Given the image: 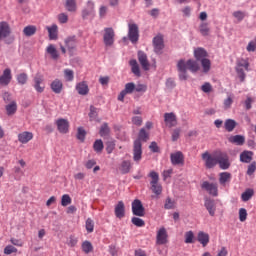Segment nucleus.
<instances>
[{"mask_svg": "<svg viewBox=\"0 0 256 256\" xmlns=\"http://www.w3.org/2000/svg\"><path fill=\"white\" fill-rule=\"evenodd\" d=\"M238 215H239V220L241 221V223H244V221H247V209L240 208Z\"/></svg>", "mask_w": 256, "mask_h": 256, "instance_id": "09e8293b", "label": "nucleus"}, {"mask_svg": "<svg viewBox=\"0 0 256 256\" xmlns=\"http://www.w3.org/2000/svg\"><path fill=\"white\" fill-rule=\"evenodd\" d=\"M65 45L70 53H73L77 47V38L75 36H70L65 40Z\"/></svg>", "mask_w": 256, "mask_h": 256, "instance_id": "5701e85b", "label": "nucleus"}, {"mask_svg": "<svg viewBox=\"0 0 256 256\" xmlns=\"http://www.w3.org/2000/svg\"><path fill=\"white\" fill-rule=\"evenodd\" d=\"M46 29H47V31H48V33H49V38L51 39V40H54V39H57V25L56 24H54V25H52V26H48V27H46Z\"/></svg>", "mask_w": 256, "mask_h": 256, "instance_id": "e433bc0d", "label": "nucleus"}, {"mask_svg": "<svg viewBox=\"0 0 256 256\" xmlns=\"http://www.w3.org/2000/svg\"><path fill=\"white\" fill-rule=\"evenodd\" d=\"M235 127H237V122L233 119H227L224 123V128L226 131H228V133H231Z\"/></svg>", "mask_w": 256, "mask_h": 256, "instance_id": "c9c22d12", "label": "nucleus"}, {"mask_svg": "<svg viewBox=\"0 0 256 256\" xmlns=\"http://www.w3.org/2000/svg\"><path fill=\"white\" fill-rule=\"evenodd\" d=\"M100 135L101 137H106V135H109V126L107 124H103L101 126Z\"/></svg>", "mask_w": 256, "mask_h": 256, "instance_id": "bf43d9fd", "label": "nucleus"}, {"mask_svg": "<svg viewBox=\"0 0 256 256\" xmlns=\"http://www.w3.org/2000/svg\"><path fill=\"white\" fill-rule=\"evenodd\" d=\"M65 7L67 11H70L71 13H75V11H77V3L75 0H66Z\"/></svg>", "mask_w": 256, "mask_h": 256, "instance_id": "4c0bfd02", "label": "nucleus"}, {"mask_svg": "<svg viewBox=\"0 0 256 256\" xmlns=\"http://www.w3.org/2000/svg\"><path fill=\"white\" fill-rule=\"evenodd\" d=\"M198 241L203 247H207V245H209V234L205 232H199Z\"/></svg>", "mask_w": 256, "mask_h": 256, "instance_id": "7c9ffc66", "label": "nucleus"}, {"mask_svg": "<svg viewBox=\"0 0 256 256\" xmlns=\"http://www.w3.org/2000/svg\"><path fill=\"white\" fill-rule=\"evenodd\" d=\"M219 154L211 155L209 152L202 154V160L204 161L207 169H213L217 165V157Z\"/></svg>", "mask_w": 256, "mask_h": 256, "instance_id": "423d86ee", "label": "nucleus"}, {"mask_svg": "<svg viewBox=\"0 0 256 256\" xmlns=\"http://www.w3.org/2000/svg\"><path fill=\"white\" fill-rule=\"evenodd\" d=\"M12 80L13 74L11 73L10 68L4 69L2 75H0V85L2 87H7Z\"/></svg>", "mask_w": 256, "mask_h": 256, "instance_id": "ddd939ff", "label": "nucleus"}, {"mask_svg": "<svg viewBox=\"0 0 256 256\" xmlns=\"http://www.w3.org/2000/svg\"><path fill=\"white\" fill-rule=\"evenodd\" d=\"M177 69L179 71V79L181 81H187V69L191 73H197L199 70V64L195 60H180L177 64Z\"/></svg>", "mask_w": 256, "mask_h": 256, "instance_id": "f257e3e1", "label": "nucleus"}, {"mask_svg": "<svg viewBox=\"0 0 256 256\" xmlns=\"http://www.w3.org/2000/svg\"><path fill=\"white\" fill-rule=\"evenodd\" d=\"M71 203H72V199H71V196H69V194L62 195V198H61L62 207H67L68 205H71Z\"/></svg>", "mask_w": 256, "mask_h": 256, "instance_id": "a18cd8bd", "label": "nucleus"}, {"mask_svg": "<svg viewBox=\"0 0 256 256\" xmlns=\"http://www.w3.org/2000/svg\"><path fill=\"white\" fill-rule=\"evenodd\" d=\"M201 89L204 93H211L213 87L211 86L210 83L206 82L202 85Z\"/></svg>", "mask_w": 256, "mask_h": 256, "instance_id": "e2e57ef3", "label": "nucleus"}, {"mask_svg": "<svg viewBox=\"0 0 256 256\" xmlns=\"http://www.w3.org/2000/svg\"><path fill=\"white\" fill-rule=\"evenodd\" d=\"M253 195H255V191L251 188H248L242 193L241 199L244 203H247V201L251 200Z\"/></svg>", "mask_w": 256, "mask_h": 256, "instance_id": "473e14b6", "label": "nucleus"}, {"mask_svg": "<svg viewBox=\"0 0 256 256\" xmlns=\"http://www.w3.org/2000/svg\"><path fill=\"white\" fill-rule=\"evenodd\" d=\"M172 165H183L185 158L183 157V153L178 151L172 153L170 156Z\"/></svg>", "mask_w": 256, "mask_h": 256, "instance_id": "6ab92c4d", "label": "nucleus"}, {"mask_svg": "<svg viewBox=\"0 0 256 256\" xmlns=\"http://www.w3.org/2000/svg\"><path fill=\"white\" fill-rule=\"evenodd\" d=\"M135 91V83L130 82L125 84V88L118 95V101H125V96L131 95Z\"/></svg>", "mask_w": 256, "mask_h": 256, "instance_id": "2eb2a0df", "label": "nucleus"}, {"mask_svg": "<svg viewBox=\"0 0 256 256\" xmlns=\"http://www.w3.org/2000/svg\"><path fill=\"white\" fill-rule=\"evenodd\" d=\"M10 243L14 245V247H23L24 245L23 240L17 238H11Z\"/></svg>", "mask_w": 256, "mask_h": 256, "instance_id": "13d9d810", "label": "nucleus"}, {"mask_svg": "<svg viewBox=\"0 0 256 256\" xmlns=\"http://www.w3.org/2000/svg\"><path fill=\"white\" fill-rule=\"evenodd\" d=\"M17 248L13 245H7L4 248V255H12V253H17Z\"/></svg>", "mask_w": 256, "mask_h": 256, "instance_id": "8fccbe9b", "label": "nucleus"}, {"mask_svg": "<svg viewBox=\"0 0 256 256\" xmlns=\"http://www.w3.org/2000/svg\"><path fill=\"white\" fill-rule=\"evenodd\" d=\"M53 93H56L57 95H59V93H61V91H63V82L59 79H55L51 85H50Z\"/></svg>", "mask_w": 256, "mask_h": 256, "instance_id": "393cba45", "label": "nucleus"}, {"mask_svg": "<svg viewBox=\"0 0 256 256\" xmlns=\"http://www.w3.org/2000/svg\"><path fill=\"white\" fill-rule=\"evenodd\" d=\"M103 39H104V45H106V47H111V45L115 43V31L113 30V28L104 29Z\"/></svg>", "mask_w": 256, "mask_h": 256, "instance_id": "9d476101", "label": "nucleus"}, {"mask_svg": "<svg viewBox=\"0 0 256 256\" xmlns=\"http://www.w3.org/2000/svg\"><path fill=\"white\" fill-rule=\"evenodd\" d=\"M46 53L51 57V59H59V52L57 51V48L53 44H49L46 48Z\"/></svg>", "mask_w": 256, "mask_h": 256, "instance_id": "a878e982", "label": "nucleus"}, {"mask_svg": "<svg viewBox=\"0 0 256 256\" xmlns=\"http://www.w3.org/2000/svg\"><path fill=\"white\" fill-rule=\"evenodd\" d=\"M217 163L220 165L221 169H229L230 163H229V157L225 153H218L217 156Z\"/></svg>", "mask_w": 256, "mask_h": 256, "instance_id": "dca6fc26", "label": "nucleus"}, {"mask_svg": "<svg viewBox=\"0 0 256 256\" xmlns=\"http://www.w3.org/2000/svg\"><path fill=\"white\" fill-rule=\"evenodd\" d=\"M194 57L196 61H203L207 58V51L203 48L194 49Z\"/></svg>", "mask_w": 256, "mask_h": 256, "instance_id": "cd10ccee", "label": "nucleus"}, {"mask_svg": "<svg viewBox=\"0 0 256 256\" xmlns=\"http://www.w3.org/2000/svg\"><path fill=\"white\" fill-rule=\"evenodd\" d=\"M114 213L118 219H123V217H125V203H123V201H119L117 203Z\"/></svg>", "mask_w": 256, "mask_h": 256, "instance_id": "aec40b11", "label": "nucleus"}, {"mask_svg": "<svg viewBox=\"0 0 256 256\" xmlns=\"http://www.w3.org/2000/svg\"><path fill=\"white\" fill-rule=\"evenodd\" d=\"M32 139H33L32 132L24 131L18 134V141L23 145L29 143V141H31Z\"/></svg>", "mask_w": 256, "mask_h": 256, "instance_id": "4be33fe9", "label": "nucleus"}, {"mask_svg": "<svg viewBox=\"0 0 256 256\" xmlns=\"http://www.w3.org/2000/svg\"><path fill=\"white\" fill-rule=\"evenodd\" d=\"M0 41H5L7 45L13 43V38H11V26L6 21L0 22Z\"/></svg>", "mask_w": 256, "mask_h": 256, "instance_id": "7ed1b4c3", "label": "nucleus"}, {"mask_svg": "<svg viewBox=\"0 0 256 256\" xmlns=\"http://www.w3.org/2000/svg\"><path fill=\"white\" fill-rule=\"evenodd\" d=\"M204 205L209 212V215H211V217H215V201L211 199H206Z\"/></svg>", "mask_w": 256, "mask_h": 256, "instance_id": "c85d7f7f", "label": "nucleus"}, {"mask_svg": "<svg viewBox=\"0 0 256 256\" xmlns=\"http://www.w3.org/2000/svg\"><path fill=\"white\" fill-rule=\"evenodd\" d=\"M194 238L195 235L193 234V231H188L185 233V243H193Z\"/></svg>", "mask_w": 256, "mask_h": 256, "instance_id": "4d7b16f0", "label": "nucleus"}, {"mask_svg": "<svg viewBox=\"0 0 256 256\" xmlns=\"http://www.w3.org/2000/svg\"><path fill=\"white\" fill-rule=\"evenodd\" d=\"M149 177L152 179L150 182L152 192L155 193V195H161L163 187L159 184V174L155 171H151Z\"/></svg>", "mask_w": 256, "mask_h": 256, "instance_id": "20e7f679", "label": "nucleus"}, {"mask_svg": "<svg viewBox=\"0 0 256 256\" xmlns=\"http://www.w3.org/2000/svg\"><path fill=\"white\" fill-rule=\"evenodd\" d=\"M131 71L136 77H141V70L139 69V63L137 60H130Z\"/></svg>", "mask_w": 256, "mask_h": 256, "instance_id": "72a5a7b5", "label": "nucleus"}, {"mask_svg": "<svg viewBox=\"0 0 256 256\" xmlns=\"http://www.w3.org/2000/svg\"><path fill=\"white\" fill-rule=\"evenodd\" d=\"M35 33H37V26H34V25L26 26L23 29V34L26 37H33V35H35Z\"/></svg>", "mask_w": 256, "mask_h": 256, "instance_id": "f704fd0d", "label": "nucleus"}, {"mask_svg": "<svg viewBox=\"0 0 256 256\" xmlns=\"http://www.w3.org/2000/svg\"><path fill=\"white\" fill-rule=\"evenodd\" d=\"M57 129L59 133H62L63 135H66V133H69V120L65 118H59L55 122Z\"/></svg>", "mask_w": 256, "mask_h": 256, "instance_id": "4468645a", "label": "nucleus"}, {"mask_svg": "<svg viewBox=\"0 0 256 256\" xmlns=\"http://www.w3.org/2000/svg\"><path fill=\"white\" fill-rule=\"evenodd\" d=\"M76 91L79 95H88L89 94V86L87 85V82H79L76 85Z\"/></svg>", "mask_w": 256, "mask_h": 256, "instance_id": "bb28decb", "label": "nucleus"}, {"mask_svg": "<svg viewBox=\"0 0 256 256\" xmlns=\"http://www.w3.org/2000/svg\"><path fill=\"white\" fill-rule=\"evenodd\" d=\"M135 91L137 93H145V91H147V85H145V84H138L137 86H135Z\"/></svg>", "mask_w": 256, "mask_h": 256, "instance_id": "680f3d73", "label": "nucleus"}, {"mask_svg": "<svg viewBox=\"0 0 256 256\" xmlns=\"http://www.w3.org/2000/svg\"><path fill=\"white\" fill-rule=\"evenodd\" d=\"M16 79H17L19 85H25V83H27L28 76L26 73H21L17 76Z\"/></svg>", "mask_w": 256, "mask_h": 256, "instance_id": "603ef678", "label": "nucleus"}, {"mask_svg": "<svg viewBox=\"0 0 256 256\" xmlns=\"http://www.w3.org/2000/svg\"><path fill=\"white\" fill-rule=\"evenodd\" d=\"M77 243H78V240L75 236H70L68 238L67 245L69 247H75V245H77Z\"/></svg>", "mask_w": 256, "mask_h": 256, "instance_id": "052dcab7", "label": "nucleus"}, {"mask_svg": "<svg viewBox=\"0 0 256 256\" xmlns=\"http://www.w3.org/2000/svg\"><path fill=\"white\" fill-rule=\"evenodd\" d=\"M202 189L207 191V193H209V195H212V197H217V195H219V189L217 184L215 183L205 181L202 183Z\"/></svg>", "mask_w": 256, "mask_h": 256, "instance_id": "f8f14e48", "label": "nucleus"}, {"mask_svg": "<svg viewBox=\"0 0 256 256\" xmlns=\"http://www.w3.org/2000/svg\"><path fill=\"white\" fill-rule=\"evenodd\" d=\"M157 245H167L169 243V234H167V229L161 227L156 234Z\"/></svg>", "mask_w": 256, "mask_h": 256, "instance_id": "0eeeda50", "label": "nucleus"}, {"mask_svg": "<svg viewBox=\"0 0 256 256\" xmlns=\"http://www.w3.org/2000/svg\"><path fill=\"white\" fill-rule=\"evenodd\" d=\"M131 221L136 227H145V221L141 218L133 217Z\"/></svg>", "mask_w": 256, "mask_h": 256, "instance_id": "3c124183", "label": "nucleus"}, {"mask_svg": "<svg viewBox=\"0 0 256 256\" xmlns=\"http://www.w3.org/2000/svg\"><path fill=\"white\" fill-rule=\"evenodd\" d=\"M86 231L87 233H93L94 229H95V222H93V220L91 218H88L86 220Z\"/></svg>", "mask_w": 256, "mask_h": 256, "instance_id": "49530a36", "label": "nucleus"}, {"mask_svg": "<svg viewBox=\"0 0 256 256\" xmlns=\"http://www.w3.org/2000/svg\"><path fill=\"white\" fill-rule=\"evenodd\" d=\"M103 140L99 139L96 140L93 144V149L96 153H101L103 151Z\"/></svg>", "mask_w": 256, "mask_h": 256, "instance_id": "c03bdc74", "label": "nucleus"}, {"mask_svg": "<svg viewBox=\"0 0 256 256\" xmlns=\"http://www.w3.org/2000/svg\"><path fill=\"white\" fill-rule=\"evenodd\" d=\"M44 79L41 75H36L34 77V89L37 93H43L45 91V84L43 83Z\"/></svg>", "mask_w": 256, "mask_h": 256, "instance_id": "f3484780", "label": "nucleus"}, {"mask_svg": "<svg viewBox=\"0 0 256 256\" xmlns=\"http://www.w3.org/2000/svg\"><path fill=\"white\" fill-rule=\"evenodd\" d=\"M83 19H88V17H95V2L89 0L86 3V7L82 10Z\"/></svg>", "mask_w": 256, "mask_h": 256, "instance_id": "9b49d317", "label": "nucleus"}, {"mask_svg": "<svg viewBox=\"0 0 256 256\" xmlns=\"http://www.w3.org/2000/svg\"><path fill=\"white\" fill-rule=\"evenodd\" d=\"M200 33L202 35H209V25L207 23H202L200 25Z\"/></svg>", "mask_w": 256, "mask_h": 256, "instance_id": "6e6d98bb", "label": "nucleus"}, {"mask_svg": "<svg viewBox=\"0 0 256 256\" xmlns=\"http://www.w3.org/2000/svg\"><path fill=\"white\" fill-rule=\"evenodd\" d=\"M255 170H256V164L255 162H253L248 166L247 175H253L255 173Z\"/></svg>", "mask_w": 256, "mask_h": 256, "instance_id": "338daca9", "label": "nucleus"}, {"mask_svg": "<svg viewBox=\"0 0 256 256\" xmlns=\"http://www.w3.org/2000/svg\"><path fill=\"white\" fill-rule=\"evenodd\" d=\"M228 141L230 143H234L235 145H243V143H245V137L242 135L230 136Z\"/></svg>", "mask_w": 256, "mask_h": 256, "instance_id": "2f4dec72", "label": "nucleus"}, {"mask_svg": "<svg viewBox=\"0 0 256 256\" xmlns=\"http://www.w3.org/2000/svg\"><path fill=\"white\" fill-rule=\"evenodd\" d=\"M121 173H129L131 171V162L129 161H123L120 166Z\"/></svg>", "mask_w": 256, "mask_h": 256, "instance_id": "37998d69", "label": "nucleus"}, {"mask_svg": "<svg viewBox=\"0 0 256 256\" xmlns=\"http://www.w3.org/2000/svg\"><path fill=\"white\" fill-rule=\"evenodd\" d=\"M132 213L136 215V217H145V207H143L141 200L135 199L132 202Z\"/></svg>", "mask_w": 256, "mask_h": 256, "instance_id": "6e6552de", "label": "nucleus"}, {"mask_svg": "<svg viewBox=\"0 0 256 256\" xmlns=\"http://www.w3.org/2000/svg\"><path fill=\"white\" fill-rule=\"evenodd\" d=\"M58 21L59 23H67V21H69V16L65 13H61L58 15Z\"/></svg>", "mask_w": 256, "mask_h": 256, "instance_id": "69168bd1", "label": "nucleus"}, {"mask_svg": "<svg viewBox=\"0 0 256 256\" xmlns=\"http://www.w3.org/2000/svg\"><path fill=\"white\" fill-rule=\"evenodd\" d=\"M128 39L131 43H137L139 41V27H137V24L128 25Z\"/></svg>", "mask_w": 256, "mask_h": 256, "instance_id": "1a4fd4ad", "label": "nucleus"}, {"mask_svg": "<svg viewBox=\"0 0 256 256\" xmlns=\"http://www.w3.org/2000/svg\"><path fill=\"white\" fill-rule=\"evenodd\" d=\"M149 132L145 131V128H142L138 134V139L134 141L133 148V159L136 163L141 161V157L143 155L141 141H148Z\"/></svg>", "mask_w": 256, "mask_h": 256, "instance_id": "f03ea898", "label": "nucleus"}, {"mask_svg": "<svg viewBox=\"0 0 256 256\" xmlns=\"http://www.w3.org/2000/svg\"><path fill=\"white\" fill-rule=\"evenodd\" d=\"M153 45L156 53H160L161 49H163L164 44H163V36L162 35H157L153 39Z\"/></svg>", "mask_w": 256, "mask_h": 256, "instance_id": "b1692460", "label": "nucleus"}, {"mask_svg": "<svg viewBox=\"0 0 256 256\" xmlns=\"http://www.w3.org/2000/svg\"><path fill=\"white\" fill-rule=\"evenodd\" d=\"M138 60L144 71H149V60H147V54H145L143 51H139Z\"/></svg>", "mask_w": 256, "mask_h": 256, "instance_id": "412c9836", "label": "nucleus"}, {"mask_svg": "<svg viewBox=\"0 0 256 256\" xmlns=\"http://www.w3.org/2000/svg\"><path fill=\"white\" fill-rule=\"evenodd\" d=\"M175 207V202H173L170 198L166 199L165 209H173Z\"/></svg>", "mask_w": 256, "mask_h": 256, "instance_id": "774afa93", "label": "nucleus"}, {"mask_svg": "<svg viewBox=\"0 0 256 256\" xmlns=\"http://www.w3.org/2000/svg\"><path fill=\"white\" fill-rule=\"evenodd\" d=\"M82 251L86 254L92 253L93 251V244H91V242L89 241H84L82 243Z\"/></svg>", "mask_w": 256, "mask_h": 256, "instance_id": "ea45409f", "label": "nucleus"}, {"mask_svg": "<svg viewBox=\"0 0 256 256\" xmlns=\"http://www.w3.org/2000/svg\"><path fill=\"white\" fill-rule=\"evenodd\" d=\"M164 122L166 123L167 127H175V125H177V116L173 112L165 113Z\"/></svg>", "mask_w": 256, "mask_h": 256, "instance_id": "a211bd4d", "label": "nucleus"}, {"mask_svg": "<svg viewBox=\"0 0 256 256\" xmlns=\"http://www.w3.org/2000/svg\"><path fill=\"white\" fill-rule=\"evenodd\" d=\"M85 135H87L85 129H83V127H79L77 132V139H79V141H85Z\"/></svg>", "mask_w": 256, "mask_h": 256, "instance_id": "864d4df0", "label": "nucleus"}, {"mask_svg": "<svg viewBox=\"0 0 256 256\" xmlns=\"http://www.w3.org/2000/svg\"><path fill=\"white\" fill-rule=\"evenodd\" d=\"M231 180V174L229 172H222L220 173V185H225V183H227V181Z\"/></svg>", "mask_w": 256, "mask_h": 256, "instance_id": "79ce46f5", "label": "nucleus"}, {"mask_svg": "<svg viewBox=\"0 0 256 256\" xmlns=\"http://www.w3.org/2000/svg\"><path fill=\"white\" fill-rule=\"evenodd\" d=\"M74 77H75V74H74L73 70H71V69L64 70L65 81H73Z\"/></svg>", "mask_w": 256, "mask_h": 256, "instance_id": "de8ad7c7", "label": "nucleus"}, {"mask_svg": "<svg viewBox=\"0 0 256 256\" xmlns=\"http://www.w3.org/2000/svg\"><path fill=\"white\" fill-rule=\"evenodd\" d=\"M240 161L242 163H251L253 161V152L244 151L240 154Z\"/></svg>", "mask_w": 256, "mask_h": 256, "instance_id": "c756f323", "label": "nucleus"}, {"mask_svg": "<svg viewBox=\"0 0 256 256\" xmlns=\"http://www.w3.org/2000/svg\"><path fill=\"white\" fill-rule=\"evenodd\" d=\"M231 105H233V98L228 96L226 100H224V109H231Z\"/></svg>", "mask_w": 256, "mask_h": 256, "instance_id": "0e129e2a", "label": "nucleus"}, {"mask_svg": "<svg viewBox=\"0 0 256 256\" xmlns=\"http://www.w3.org/2000/svg\"><path fill=\"white\" fill-rule=\"evenodd\" d=\"M7 115H14L17 112V103L11 102L6 106Z\"/></svg>", "mask_w": 256, "mask_h": 256, "instance_id": "a19ab883", "label": "nucleus"}, {"mask_svg": "<svg viewBox=\"0 0 256 256\" xmlns=\"http://www.w3.org/2000/svg\"><path fill=\"white\" fill-rule=\"evenodd\" d=\"M203 68V73H209L211 71V60L204 58V60H200Z\"/></svg>", "mask_w": 256, "mask_h": 256, "instance_id": "58836bf2", "label": "nucleus"}, {"mask_svg": "<svg viewBox=\"0 0 256 256\" xmlns=\"http://www.w3.org/2000/svg\"><path fill=\"white\" fill-rule=\"evenodd\" d=\"M107 11H109V8H107V6H100L99 8V17L100 19H105V17H107Z\"/></svg>", "mask_w": 256, "mask_h": 256, "instance_id": "5fc2aeb1", "label": "nucleus"}, {"mask_svg": "<svg viewBox=\"0 0 256 256\" xmlns=\"http://www.w3.org/2000/svg\"><path fill=\"white\" fill-rule=\"evenodd\" d=\"M249 71V62L245 59L239 60L236 66V72L241 82L245 81V71Z\"/></svg>", "mask_w": 256, "mask_h": 256, "instance_id": "39448f33", "label": "nucleus"}]
</instances>
